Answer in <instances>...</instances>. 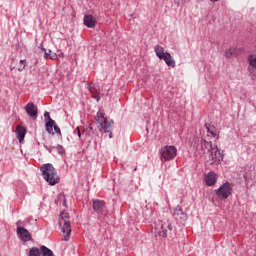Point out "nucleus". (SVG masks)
Segmentation results:
<instances>
[{
  "label": "nucleus",
  "mask_w": 256,
  "mask_h": 256,
  "mask_svg": "<svg viewBox=\"0 0 256 256\" xmlns=\"http://www.w3.org/2000/svg\"><path fill=\"white\" fill-rule=\"evenodd\" d=\"M16 225H17V227H20V225H23V222H22L21 220H18V221L16 222Z\"/></svg>",
  "instance_id": "31"
},
{
  "label": "nucleus",
  "mask_w": 256,
  "mask_h": 256,
  "mask_svg": "<svg viewBox=\"0 0 256 256\" xmlns=\"http://www.w3.org/2000/svg\"><path fill=\"white\" fill-rule=\"evenodd\" d=\"M242 52V49L231 47L225 50V57H227V59H231V57H237L241 55Z\"/></svg>",
  "instance_id": "16"
},
{
  "label": "nucleus",
  "mask_w": 256,
  "mask_h": 256,
  "mask_svg": "<svg viewBox=\"0 0 256 256\" xmlns=\"http://www.w3.org/2000/svg\"><path fill=\"white\" fill-rule=\"evenodd\" d=\"M25 111L29 117H32V119H37V115H39V109L33 102H30L25 106Z\"/></svg>",
  "instance_id": "11"
},
{
  "label": "nucleus",
  "mask_w": 256,
  "mask_h": 256,
  "mask_svg": "<svg viewBox=\"0 0 256 256\" xmlns=\"http://www.w3.org/2000/svg\"><path fill=\"white\" fill-rule=\"evenodd\" d=\"M69 212L62 211L59 218V226L62 227V233L64 237L62 241H69V236L71 235V221H69Z\"/></svg>",
  "instance_id": "4"
},
{
  "label": "nucleus",
  "mask_w": 256,
  "mask_h": 256,
  "mask_svg": "<svg viewBox=\"0 0 256 256\" xmlns=\"http://www.w3.org/2000/svg\"><path fill=\"white\" fill-rule=\"evenodd\" d=\"M44 119L45 121H47L45 124L47 133H53V125H55V120L51 119V115L49 114V112L44 113Z\"/></svg>",
  "instance_id": "13"
},
{
  "label": "nucleus",
  "mask_w": 256,
  "mask_h": 256,
  "mask_svg": "<svg viewBox=\"0 0 256 256\" xmlns=\"http://www.w3.org/2000/svg\"><path fill=\"white\" fill-rule=\"evenodd\" d=\"M90 131H93V125L89 126Z\"/></svg>",
  "instance_id": "34"
},
{
  "label": "nucleus",
  "mask_w": 256,
  "mask_h": 256,
  "mask_svg": "<svg viewBox=\"0 0 256 256\" xmlns=\"http://www.w3.org/2000/svg\"><path fill=\"white\" fill-rule=\"evenodd\" d=\"M21 65H25V60H20Z\"/></svg>",
  "instance_id": "33"
},
{
  "label": "nucleus",
  "mask_w": 256,
  "mask_h": 256,
  "mask_svg": "<svg viewBox=\"0 0 256 256\" xmlns=\"http://www.w3.org/2000/svg\"><path fill=\"white\" fill-rule=\"evenodd\" d=\"M40 47H41V51H44V57H45V59H49V57H50V55H51V53H52L53 51H51V50H48V51H47V49H45V48L43 47V44H41Z\"/></svg>",
  "instance_id": "24"
},
{
  "label": "nucleus",
  "mask_w": 256,
  "mask_h": 256,
  "mask_svg": "<svg viewBox=\"0 0 256 256\" xmlns=\"http://www.w3.org/2000/svg\"><path fill=\"white\" fill-rule=\"evenodd\" d=\"M206 129H207L208 135H211V137H217V130L215 128H211L206 124Z\"/></svg>",
  "instance_id": "23"
},
{
  "label": "nucleus",
  "mask_w": 256,
  "mask_h": 256,
  "mask_svg": "<svg viewBox=\"0 0 256 256\" xmlns=\"http://www.w3.org/2000/svg\"><path fill=\"white\" fill-rule=\"evenodd\" d=\"M29 256H41V250L37 247H33L29 250Z\"/></svg>",
  "instance_id": "21"
},
{
  "label": "nucleus",
  "mask_w": 256,
  "mask_h": 256,
  "mask_svg": "<svg viewBox=\"0 0 256 256\" xmlns=\"http://www.w3.org/2000/svg\"><path fill=\"white\" fill-rule=\"evenodd\" d=\"M63 201L64 207H67V198H65V195L59 194L58 198L55 199V205H57L58 201Z\"/></svg>",
  "instance_id": "22"
},
{
  "label": "nucleus",
  "mask_w": 256,
  "mask_h": 256,
  "mask_svg": "<svg viewBox=\"0 0 256 256\" xmlns=\"http://www.w3.org/2000/svg\"><path fill=\"white\" fill-rule=\"evenodd\" d=\"M196 153H198L200 157H204L211 165L221 163L224 157L217 145H213V142L205 139L200 140V144L196 147Z\"/></svg>",
  "instance_id": "1"
},
{
  "label": "nucleus",
  "mask_w": 256,
  "mask_h": 256,
  "mask_svg": "<svg viewBox=\"0 0 256 256\" xmlns=\"http://www.w3.org/2000/svg\"><path fill=\"white\" fill-rule=\"evenodd\" d=\"M88 90L90 91L93 99H95L97 103H99L101 101V96H99V94L101 93V86H99V84L92 83L88 85Z\"/></svg>",
  "instance_id": "10"
},
{
  "label": "nucleus",
  "mask_w": 256,
  "mask_h": 256,
  "mask_svg": "<svg viewBox=\"0 0 256 256\" xmlns=\"http://www.w3.org/2000/svg\"><path fill=\"white\" fill-rule=\"evenodd\" d=\"M48 57H49V59H52L53 61H55V59H57V53L52 52V53H50V56H48Z\"/></svg>",
  "instance_id": "27"
},
{
  "label": "nucleus",
  "mask_w": 256,
  "mask_h": 256,
  "mask_svg": "<svg viewBox=\"0 0 256 256\" xmlns=\"http://www.w3.org/2000/svg\"><path fill=\"white\" fill-rule=\"evenodd\" d=\"M16 135L19 143H23V141H25V135H27V128L24 126H18L16 129Z\"/></svg>",
  "instance_id": "19"
},
{
  "label": "nucleus",
  "mask_w": 256,
  "mask_h": 256,
  "mask_svg": "<svg viewBox=\"0 0 256 256\" xmlns=\"http://www.w3.org/2000/svg\"><path fill=\"white\" fill-rule=\"evenodd\" d=\"M210 1H212L213 3H217V1H219V0H210Z\"/></svg>",
  "instance_id": "36"
},
{
  "label": "nucleus",
  "mask_w": 256,
  "mask_h": 256,
  "mask_svg": "<svg viewBox=\"0 0 256 256\" xmlns=\"http://www.w3.org/2000/svg\"><path fill=\"white\" fill-rule=\"evenodd\" d=\"M84 25L90 29H93L97 25V19L93 15L84 16Z\"/></svg>",
  "instance_id": "18"
},
{
  "label": "nucleus",
  "mask_w": 256,
  "mask_h": 256,
  "mask_svg": "<svg viewBox=\"0 0 256 256\" xmlns=\"http://www.w3.org/2000/svg\"><path fill=\"white\" fill-rule=\"evenodd\" d=\"M17 235L19 239H21V241H23L24 243H27V241H31L33 239L29 230H27L23 226L17 227Z\"/></svg>",
  "instance_id": "8"
},
{
  "label": "nucleus",
  "mask_w": 256,
  "mask_h": 256,
  "mask_svg": "<svg viewBox=\"0 0 256 256\" xmlns=\"http://www.w3.org/2000/svg\"><path fill=\"white\" fill-rule=\"evenodd\" d=\"M77 135H78L79 139H81V130L79 128H77Z\"/></svg>",
  "instance_id": "30"
},
{
  "label": "nucleus",
  "mask_w": 256,
  "mask_h": 256,
  "mask_svg": "<svg viewBox=\"0 0 256 256\" xmlns=\"http://www.w3.org/2000/svg\"><path fill=\"white\" fill-rule=\"evenodd\" d=\"M248 61H249L248 71L252 77H256V56L250 55L248 57Z\"/></svg>",
  "instance_id": "12"
},
{
  "label": "nucleus",
  "mask_w": 256,
  "mask_h": 256,
  "mask_svg": "<svg viewBox=\"0 0 256 256\" xmlns=\"http://www.w3.org/2000/svg\"><path fill=\"white\" fill-rule=\"evenodd\" d=\"M217 174H215V172H209L206 176H205V183L206 185H208V187H213V185H215V183H217Z\"/></svg>",
  "instance_id": "17"
},
{
  "label": "nucleus",
  "mask_w": 256,
  "mask_h": 256,
  "mask_svg": "<svg viewBox=\"0 0 256 256\" xmlns=\"http://www.w3.org/2000/svg\"><path fill=\"white\" fill-rule=\"evenodd\" d=\"M40 171L45 181L50 185H57V183L61 181V178H59V175L57 174V170H55V167H53V164L51 163L42 165Z\"/></svg>",
  "instance_id": "2"
},
{
  "label": "nucleus",
  "mask_w": 256,
  "mask_h": 256,
  "mask_svg": "<svg viewBox=\"0 0 256 256\" xmlns=\"http://www.w3.org/2000/svg\"><path fill=\"white\" fill-rule=\"evenodd\" d=\"M13 69H15V66L10 67V71H13Z\"/></svg>",
  "instance_id": "35"
},
{
  "label": "nucleus",
  "mask_w": 256,
  "mask_h": 256,
  "mask_svg": "<svg viewBox=\"0 0 256 256\" xmlns=\"http://www.w3.org/2000/svg\"><path fill=\"white\" fill-rule=\"evenodd\" d=\"M161 161H171L177 157V148L175 146H165L160 150Z\"/></svg>",
  "instance_id": "6"
},
{
  "label": "nucleus",
  "mask_w": 256,
  "mask_h": 256,
  "mask_svg": "<svg viewBox=\"0 0 256 256\" xmlns=\"http://www.w3.org/2000/svg\"><path fill=\"white\" fill-rule=\"evenodd\" d=\"M47 151H49V153H52L53 149H55V147H47V146H44Z\"/></svg>",
  "instance_id": "29"
},
{
  "label": "nucleus",
  "mask_w": 256,
  "mask_h": 256,
  "mask_svg": "<svg viewBox=\"0 0 256 256\" xmlns=\"http://www.w3.org/2000/svg\"><path fill=\"white\" fill-rule=\"evenodd\" d=\"M40 254L42 256H53V252L51 249H49L47 246H41L40 247Z\"/></svg>",
  "instance_id": "20"
},
{
  "label": "nucleus",
  "mask_w": 256,
  "mask_h": 256,
  "mask_svg": "<svg viewBox=\"0 0 256 256\" xmlns=\"http://www.w3.org/2000/svg\"><path fill=\"white\" fill-rule=\"evenodd\" d=\"M159 226L161 227V231L158 232L159 237L166 239L167 237V229L168 231H173V225H171L170 221H160Z\"/></svg>",
  "instance_id": "9"
},
{
  "label": "nucleus",
  "mask_w": 256,
  "mask_h": 256,
  "mask_svg": "<svg viewBox=\"0 0 256 256\" xmlns=\"http://www.w3.org/2000/svg\"><path fill=\"white\" fill-rule=\"evenodd\" d=\"M233 192V187H231V183L225 182L216 190V197L225 201V199H229V195Z\"/></svg>",
  "instance_id": "7"
},
{
  "label": "nucleus",
  "mask_w": 256,
  "mask_h": 256,
  "mask_svg": "<svg viewBox=\"0 0 256 256\" xmlns=\"http://www.w3.org/2000/svg\"><path fill=\"white\" fill-rule=\"evenodd\" d=\"M92 207L95 213H98V215H101V213L105 211V202L103 200H94Z\"/></svg>",
  "instance_id": "15"
},
{
  "label": "nucleus",
  "mask_w": 256,
  "mask_h": 256,
  "mask_svg": "<svg viewBox=\"0 0 256 256\" xmlns=\"http://www.w3.org/2000/svg\"><path fill=\"white\" fill-rule=\"evenodd\" d=\"M95 121L98 123V129L100 132L109 133V139H113V132H111V126L115 123L113 120L107 121L105 113L99 111L95 116Z\"/></svg>",
  "instance_id": "3"
},
{
  "label": "nucleus",
  "mask_w": 256,
  "mask_h": 256,
  "mask_svg": "<svg viewBox=\"0 0 256 256\" xmlns=\"http://www.w3.org/2000/svg\"><path fill=\"white\" fill-rule=\"evenodd\" d=\"M23 69H25V64L23 65V67H20V68H18V71H23Z\"/></svg>",
  "instance_id": "32"
},
{
  "label": "nucleus",
  "mask_w": 256,
  "mask_h": 256,
  "mask_svg": "<svg viewBox=\"0 0 256 256\" xmlns=\"http://www.w3.org/2000/svg\"><path fill=\"white\" fill-rule=\"evenodd\" d=\"M187 1H189V0H174V3L176 5H181V3H187Z\"/></svg>",
  "instance_id": "28"
},
{
  "label": "nucleus",
  "mask_w": 256,
  "mask_h": 256,
  "mask_svg": "<svg viewBox=\"0 0 256 256\" xmlns=\"http://www.w3.org/2000/svg\"><path fill=\"white\" fill-rule=\"evenodd\" d=\"M154 51L158 59H163L168 67L175 68V60L171 56V53L165 52V48L160 45L154 47Z\"/></svg>",
  "instance_id": "5"
},
{
  "label": "nucleus",
  "mask_w": 256,
  "mask_h": 256,
  "mask_svg": "<svg viewBox=\"0 0 256 256\" xmlns=\"http://www.w3.org/2000/svg\"><path fill=\"white\" fill-rule=\"evenodd\" d=\"M198 1H203V0H198Z\"/></svg>",
  "instance_id": "37"
},
{
  "label": "nucleus",
  "mask_w": 256,
  "mask_h": 256,
  "mask_svg": "<svg viewBox=\"0 0 256 256\" xmlns=\"http://www.w3.org/2000/svg\"><path fill=\"white\" fill-rule=\"evenodd\" d=\"M173 216L177 221H187V214L183 211V208H181V206H178L174 209Z\"/></svg>",
  "instance_id": "14"
},
{
  "label": "nucleus",
  "mask_w": 256,
  "mask_h": 256,
  "mask_svg": "<svg viewBox=\"0 0 256 256\" xmlns=\"http://www.w3.org/2000/svg\"><path fill=\"white\" fill-rule=\"evenodd\" d=\"M53 127H54V131L58 135V137H62L61 128H59V126H57L55 124L53 125Z\"/></svg>",
  "instance_id": "25"
},
{
  "label": "nucleus",
  "mask_w": 256,
  "mask_h": 256,
  "mask_svg": "<svg viewBox=\"0 0 256 256\" xmlns=\"http://www.w3.org/2000/svg\"><path fill=\"white\" fill-rule=\"evenodd\" d=\"M56 150L58 151L59 155H64L65 154V148H63V146L58 145L56 147Z\"/></svg>",
  "instance_id": "26"
}]
</instances>
